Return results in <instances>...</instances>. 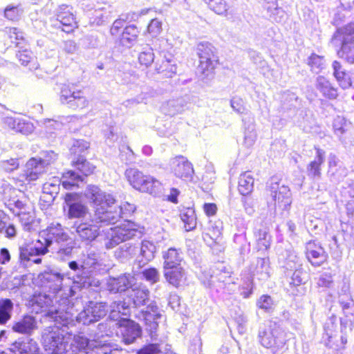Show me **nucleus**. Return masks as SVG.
<instances>
[{
    "label": "nucleus",
    "instance_id": "obj_1",
    "mask_svg": "<svg viewBox=\"0 0 354 354\" xmlns=\"http://www.w3.org/2000/svg\"><path fill=\"white\" fill-rule=\"evenodd\" d=\"M55 243L58 245L57 256L64 260L72 255L75 248V241L71 237L67 228L57 222L51 223L39 233V239L35 242L24 243L19 246L18 263L23 268L33 264H40L41 256L49 252V248Z\"/></svg>",
    "mask_w": 354,
    "mask_h": 354
},
{
    "label": "nucleus",
    "instance_id": "obj_2",
    "mask_svg": "<svg viewBox=\"0 0 354 354\" xmlns=\"http://www.w3.org/2000/svg\"><path fill=\"white\" fill-rule=\"evenodd\" d=\"M127 295L133 308L145 307L135 317L143 323L151 340L156 339L160 319L162 315L156 301L150 299V292L147 289L131 288Z\"/></svg>",
    "mask_w": 354,
    "mask_h": 354
},
{
    "label": "nucleus",
    "instance_id": "obj_3",
    "mask_svg": "<svg viewBox=\"0 0 354 354\" xmlns=\"http://www.w3.org/2000/svg\"><path fill=\"white\" fill-rule=\"evenodd\" d=\"M63 314L48 312L45 315L49 322L53 323V326L46 327L42 334L44 347L50 354H66L68 344L66 336L73 335V333L77 332L74 325L71 326L64 323L62 316Z\"/></svg>",
    "mask_w": 354,
    "mask_h": 354
},
{
    "label": "nucleus",
    "instance_id": "obj_4",
    "mask_svg": "<svg viewBox=\"0 0 354 354\" xmlns=\"http://www.w3.org/2000/svg\"><path fill=\"white\" fill-rule=\"evenodd\" d=\"M279 256L284 259L282 268L291 294L304 295L307 292L306 284L310 279V270L304 266L302 259L292 249L284 250Z\"/></svg>",
    "mask_w": 354,
    "mask_h": 354
},
{
    "label": "nucleus",
    "instance_id": "obj_5",
    "mask_svg": "<svg viewBox=\"0 0 354 354\" xmlns=\"http://www.w3.org/2000/svg\"><path fill=\"white\" fill-rule=\"evenodd\" d=\"M66 277L61 270L55 267H48L34 279V283L42 288L43 291L63 299L65 304L69 298L75 297L65 286Z\"/></svg>",
    "mask_w": 354,
    "mask_h": 354
},
{
    "label": "nucleus",
    "instance_id": "obj_6",
    "mask_svg": "<svg viewBox=\"0 0 354 354\" xmlns=\"http://www.w3.org/2000/svg\"><path fill=\"white\" fill-rule=\"evenodd\" d=\"M109 311V304L105 301L90 300L85 303L83 309L75 317L68 312L64 313V323L77 329V325L91 326L104 318Z\"/></svg>",
    "mask_w": 354,
    "mask_h": 354
},
{
    "label": "nucleus",
    "instance_id": "obj_7",
    "mask_svg": "<svg viewBox=\"0 0 354 354\" xmlns=\"http://www.w3.org/2000/svg\"><path fill=\"white\" fill-rule=\"evenodd\" d=\"M70 272H64L65 286L75 296L84 288H98L100 287V279L95 277L91 271L84 270L82 261H71L68 263Z\"/></svg>",
    "mask_w": 354,
    "mask_h": 354
},
{
    "label": "nucleus",
    "instance_id": "obj_8",
    "mask_svg": "<svg viewBox=\"0 0 354 354\" xmlns=\"http://www.w3.org/2000/svg\"><path fill=\"white\" fill-rule=\"evenodd\" d=\"M330 43L335 48L339 58L354 64V21L337 28Z\"/></svg>",
    "mask_w": 354,
    "mask_h": 354
},
{
    "label": "nucleus",
    "instance_id": "obj_9",
    "mask_svg": "<svg viewBox=\"0 0 354 354\" xmlns=\"http://www.w3.org/2000/svg\"><path fill=\"white\" fill-rule=\"evenodd\" d=\"M259 342L271 350L272 354H282L287 349V334L278 322L270 321L268 326H260L258 332Z\"/></svg>",
    "mask_w": 354,
    "mask_h": 354
},
{
    "label": "nucleus",
    "instance_id": "obj_10",
    "mask_svg": "<svg viewBox=\"0 0 354 354\" xmlns=\"http://www.w3.org/2000/svg\"><path fill=\"white\" fill-rule=\"evenodd\" d=\"M144 233V227L130 220L111 227L106 233L104 245L106 250H111L120 243L134 239H140Z\"/></svg>",
    "mask_w": 354,
    "mask_h": 354
},
{
    "label": "nucleus",
    "instance_id": "obj_11",
    "mask_svg": "<svg viewBox=\"0 0 354 354\" xmlns=\"http://www.w3.org/2000/svg\"><path fill=\"white\" fill-rule=\"evenodd\" d=\"M73 169L63 173L62 186L66 189H74L79 187V183H83L86 177L93 174L96 167L86 158H77L71 160Z\"/></svg>",
    "mask_w": 354,
    "mask_h": 354
},
{
    "label": "nucleus",
    "instance_id": "obj_12",
    "mask_svg": "<svg viewBox=\"0 0 354 354\" xmlns=\"http://www.w3.org/2000/svg\"><path fill=\"white\" fill-rule=\"evenodd\" d=\"M125 176L133 188L142 192H147L156 197L162 194V184L153 177L144 175L136 168H129L125 171Z\"/></svg>",
    "mask_w": 354,
    "mask_h": 354
},
{
    "label": "nucleus",
    "instance_id": "obj_13",
    "mask_svg": "<svg viewBox=\"0 0 354 354\" xmlns=\"http://www.w3.org/2000/svg\"><path fill=\"white\" fill-rule=\"evenodd\" d=\"M196 52L199 59L197 73L203 78H212L218 61L216 48L209 41H200L197 44Z\"/></svg>",
    "mask_w": 354,
    "mask_h": 354
},
{
    "label": "nucleus",
    "instance_id": "obj_14",
    "mask_svg": "<svg viewBox=\"0 0 354 354\" xmlns=\"http://www.w3.org/2000/svg\"><path fill=\"white\" fill-rule=\"evenodd\" d=\"M116 336L122 343L130 345L142 337V327L129 317L121 318L115 322Z\"/></svg>",
    "mask_w": 354,
    "mask_h": 354
},
{
    "label": "nucleus",
    "instance_id": "obj_15",
    "mask_svg": "<svg viewBox=\"0 0 354 354\" xmlns=\"http://www.w3.org/2000/svg\"><path fill=\"white\" fill-rule=\"evenodd\" d=\"M232 269L224 262H217L210 268L209 278L204 281V285L219 292L225 288L226 284L232 281Z\"/></svg>",
    "mask_w": 354,
    "mask_h": 354
},
{
    "label": "nucleus",
    "instance_id": "obj_16",
    "mask_svg": "<svg viewBox=\"0 0 354 354\" xmlns=\"http://www.w3.org/2000/svg\"><path fill=\"white\" fill-rule=\"evenodd\" d=\"M52 28L61 30L66 33H71L77 28V23L69 6L62 4L55 10V15L50 18Z\"/></svg>",
    "mask_w": 354,
    "mask_h": 354
},
{
    "label": "nucleus",
    "instance_id": "obj_17",
    "mask_svg": "<svg viewBox=\"0 0 354 354\" xmlns=\"http://www.w3.org/2000/svg\"><path fill=\"white\" fill-rule=\"evenodd\" d=\"M64 198V212L68 218L86 220V215L89 214L88 208L82 203V197L78 193H66Z\"/></svg>",
    "mask_w": 354,
    "mask_h": 354
},
{
    "label": "nucleus",
    "instance_id": "obj_18",
    "mask_svg": "<svg viewBox=\"0 0 354 354\" xmlns=\"http://www.w3.org/2000/svg\"><path fill=\"white\" fill-rule=\"evenodd\" d=\"M95 220L75 221L71 227V232L86 245L94 241L100 235V226L94 223Z\"/></svg>",
    "mask_w": 354,
    "mask_h": 354
},
{
    "label": "nucleus",
    "instance_id": "obj_19",
    "mask_svg": "<svg viewBox=\"0 0 354 354\" xmlns=\"http://www.w3.org/2000/svg\"><path fill=\"white\" fill-rule=\"evenodd\" d=\"M272 178L270 185L271 196L274 201L276 208L283 212H287L290 209L292 204V193L288 186L281 185L278 182H274Z\"/></svg>",
    "mask_w": 354,
    "mask_h": 354
},
{
    "label": "nucleus",
    "instance_id": "obj_20",
    "mask_svg": "<svg viewBox=\"0 0 354 354\" xmlns=\"http://www.w3.org/2000/svg\"><path fill=\"white\" fill-rule=\"evenodd\" d=\"M53 298L57 299L58 297L53 296L49 292L47 294L46 292L44 294L39 293L37 295H35L31 299L33 310L37 314H41V319L44 322H49V319L45 316L48 312L68 313V311L59 310L54 308L52 306Z\"/></svg>",
    "mask_w": 354,
    "mask_h": 354
},
{
    "label": "nucleus",
    "instance_id": "obj_21",
    "mask_svg": "<svg viewBox=\"0 0 354 354\" xmlns=\"http://www.w3.org/2000/svg\"><path fill=\"white\" fill-rule=\"evenodd\" d=\"M327 176L330 183L339 184L348 175V169L344 163L334 153H330L328 156Z\"/></svg>",
    "mask_w": 354,
    "mask_h": 354
},
{
    "label": "nucleus",
    "instance_id": "obj_22",
    "mask_svg": "<svg viewBox=\"0 0 354 354\" xmlns=\"http://www.w3.org/2000/svg\"><path fill=\"white\" fill-rule=\"evenodd\" d=\"M82 94L81 91H71L68 88L64 87L61 90L60 101L62 104H66L73 110L82 109L88 104V101Z\"/></svg>",
    "mask_w": 354,
    "mask_h": 354
},
{
    "label": "nucleus",
    "instance_id": "obj_23",
    "mask_svg": "<svg viewBox=\"0 0 354 354\" xmlns=\"http://www.w3.org/2000/svg\"><path fill=\"white\" fill-rule=\"evenodd\" d=\"M84 196L97 207L104 205L109 207L110 205L115 203V199L111 194H106L96 185H88L84 192Z\"/></svg>",
    "mask_w": 354,
    "mask_h": 354
},
{
    "label": "nucleus",
    "instance_id": "obj_24",
    "mask_svg": "<svg viewBox=\"0 0 354 354\" xmlns=\"http://www.w3.org/2000/svg\"><path fill=\"white\" fill-rule=\"evenodd\" d=\"M280 99V112L282 115L288 118L294 117L300 108L301 100L295 93L289 90L283 91Z\"/></svg>",
    "mask_w": 354,
    "mask_h": 354
},
{
    "label": "nucleus",
    "instance_id": "obj_25",
    "mask_svg": "<svg viewBox=\"0 0 354 354\" xmlns=\"http://www.w3.org/2000/svg\"><path fill=\"white\" fill-rule=\"evenodd\" d=\"M134 277L131 274L124 273L118 277H109L106 280V289L111 294L127 292L133 286Z\"/></svg>",
    "mask_w": 354,
    "mask_h": 354
},
{
    "label": "nucleus",
    "instance_id": "obj_26",
    "mask_svg": "<svg viewBox=\"0 0 354 354\" xmlns=\"http://www.w3.org/2000/svg\"><path fill=\"white\" fill-rule=\"evenodd\" d=\"M306 257L314 267H319L326 262L328 254L320 243L309 241L306 247Z\"/></svg>",
    "mask_w": 354,
    "mask_h": 354
},
{
    "label": "nucleus",
    "instance_id": "obj_27",
    "mask_svg": "<svg viewBox=\"0 0 354 354\" xmlns=\"http://www.w3.org/2000/svg\"><path fill=\"white\" fill-rule=\"evenodd\" d=\"M171 171L174 175L184 180H191L193 177L192 164L183 156H177L170 162Z\"/></svg>",
    "mask_w": 354,
    "mask_h": 354
},
{
    "label": "nucleus",
    "instance_id": "obj_28",
    "mask_svg": "<svg viewBox=\"0 0 354 354\" xmlns=\"http://www.w3.org/2000/svg\"><path fill=\"white\" fill-rule=\"evenodd\" d=\"M256 248L263 254L269 250L272 243V236L269 228L263 223L257 225L253 230Z\"/></svg>",
    "mask_w": 354,
    "mask_h": 354
},
{
    "label": "nucleus",
    "instance_id": "obj_29",
    "mask_svg": "<svg viewBox=\"0 0 354 354\" xmlns=\"http://www.w3.org/2000/svg\"><path fill=\"white\" fill-rule=\"evenodd\" d=\"M9 350L13 354L41 353L37 342L29 337L19 338L10 345Z\"/></svg>",
    "mask_w": 354,
    "mask_h": 354
},
{
    "label": "nucleus",
    "instance_id": "obj_30",
    "mask_svg": "<svg viewBox=\"0 0 354 354\" xmlns=\"http://www.w3.org/2000/svg\"><path fill=\"white\" fill-rule=\"evenodd\" d=\"M112 205L110 207L103 206L97 207L94 214L95 223H100L101 225H112L116 223L119 219V213L117 209L113 210Z\"/></svg>",
    "mask_w": 354,
    "mask_h": 354
},
{
    "label": "nucleus",
    "instance_id": "obj_31",
    "mask_svg": "<svg viewBox=\"0 0 354 354\" xmlns=\"http://www.w3.org/2000/svg\"><path fill=\"white\" fill-rule=\"evenodd\" d=\"M73 341L70 345V351L68 352L77 354H91V350L96 340L90 339L86 336L73 333Z\"/></svg>",
    "mask_w": 354,
    "mask_h": 354
},
{
    "label": "nucleus",
    "instance_id": "obj_32",
    "mask_svg": "<svg viewBox=\"0 0 354 354\" xmlns=\"http://www.w3.org/2000/svg\"><path fill=\"white\" fill-rule=\"evenodd\" d=\"M316 153L313 160L310 161L306 167V174L313 180H320L322 178V165L325 160V151L320 148H315Z\"/></svg>",
    "mask_w": 354,
    "mask_h": 354
},
{
    "label": "nucleus",
    "instance_id": "obj_33",
    "mask_svg": "<svg viewBox=\"0 0 354 354\" xmlns=\"http://www.w3.org/2000/svg\"><path fill=\"white\" fill-rule=\"evenodd\" d=\"M350 129L351 124L348 123L344 118L337 115L334 118L333 122L334 133L344 145H348L351 142L349 140L351 136Z\"/></svg>",
    "mask_w": 354,
    "mask_h": 354
},
{
    "label": "nucleus",
    "instance_id": "obj_34",
    "mask_svg": "<svg viewBox=\"0 0 354 354\" xmlns=\"http://www.w3.org/2000/svg\"><path fill=\"white\" fill-rule=\"evenodd\" d=\"M164 277L167 282L175 288L184 286L187 281V273L182 266L165 269Z\"/></svg>",
    "mask_w": 354,
    "mask_h": 354
},
{
    "label": "nucleus",
    "instance_id": "obj_35",
    "mask_svg": "<svg viewBox=\"0 0 354 354\" xmlns=\"http://www.w3.org/2000/svg\"><path fill=\"white\" fill-rule=\"evenodd\" d=\"M46 171V167L37 158H30L26 164L23 176L28 183L37 180Z\"/></svg>",
    "mask_w": 354,
    "mask_h": 354
},
{
    "label": "nucleus",
    "instance_id": "obj_36",
    "mask_svg": "<svg viewBox=\"0 0 354 354\" xmlns=\"http://www.w3.org/2000/svg\"><path fill=\"white\" fill-rule=\"evenodd\" d=\"M3 122L13 131L24 135H28L34 130L32 122L21 118L5 117Z\"/></svg>",
    "mask_w": 354,
    "mask_h": 354
},
{
    "label": "nucleus",
    "instance_id": "obj_37",
    "mask_svg": "<svg viewBox=\"0 0 354 354\" xmlns=\"http://www.w3.org/2000/svg\"><path fill=\"white\" fill-rule=\"evenodd\" d=\"M139 244L127 243L119 246L114 252L115 258L122 263H126L138 253Z\"/></svg>",
    "mask_w": 354,
    "mask_h": 354
},
{
    "label": "nucleus",
    "instance_id": "obj_38",
    "mask_svg": "<svg viewBox=\"0 0 354 354\" xmlns=\"http://www.w3.org/2000/svg\"><path fill=\"white\" fill-rule=\"evenodd\" d=\"M140 30L134 24L125 26L119 37V44L122 46L131 48L138 41Z\"/></svg>",
    "mask_w": 354,
    "mask_h": 354
},
{
    "label": "nucleus",
    "instance_id": "obj_39",
    "mask_svg": "<svg viewBox=\"0 0 354 354\" xmlns=\"http://www.w3.org/2000/svg\"><path fill=\"white\" fill-rule=\"evenodd\" d=\"M163 58L159 66H156V71L166 77H172L177 73L176 60L174 55L169 53L162 52Z\"/></svg>",
    "mask_w": 354,
    "mask_h": 354
},
{
    "label": "nucleus",
    "instance_id": "obj_40",
    "mask_svg": "<svg viewBox=\"0 0 354 354\" xmlns=\"http://www.w3.org/2000/svg\"><path fill=\"white\" fill-rule=\"evenodd\" d=\"M333 75L337 81L339 86L343 89H347L353 86V81L349 73L343 68L342 64L337 61L332 64Z\"/></svg>",
    "mask_w": 354,
    "mask_h": 354
},
{
    "label": "nucleus",
    "instance_id": "obj_41",
    "mask_svg": "<svg viewBox=\"0 0 354 354\" xmlns=\"http://www.w3.org/2000/svg\"><path fill=\"white\" fill-rule=\"evenodd\" d=\"M316 88L328 100H335L338 96L337 88L326 77L319 75L316 79Z\"/></svg>",
    "mask_w": 354,
    "mask_h": 354
},
{
    "label": "nucleus",
    "instance_id": "obj_42",
    "mask_svg": "<svg viewBox=\"0 0 354 354\" xmlns=\"http://www.w3.org/2000/svg\"><path fill=\"white\" fill-rule=\"evenodd\" d=\"M162 257L164 259V270L181 266L180 263L183 260L181 250L174 248H170L163 252Z\"/></svg>",
    "mask_w": 354,
    "mask_h": 354
},
{
    "label": "nucleus",
    "instance_id": "obj_43",
    "mask_svg": "<svg viewBox=\"0 0 354 354\" xmlns=\"http://www.w3.org/2000/svg\"><path fill=\"white\" fill-rule=\"evenodd\" d=\"M278 301L272 296L268 294L261 295L256 300V307L257 310H261L263 313L271 315L274 313L277 306Z\"/></svg>",
    "mask_w": 354,
    "mask_h": 354
},
{
    "label": "nucleus",
    "instance_id": "obj_44",
    "mask_svg": "<svg viewBox=\"0 0 354 354\" xmlns=\"http://www.w3.org/2000/svg\"><path fill=\"white\" fill-rule=\"evenodd\" d=\"M270 262L268 257H259L255 267L251 270L253 276H257L259 280H267L270 277Z\"/></svg>",
    "mask_w": 354,
    "mask_h": 354
},
{
    "label": "nucleus",
    "instance_id": "obj_45",
    "mask_svg": "<svg viewBox=\"0 0 354 354\" xmlns=\"http://www.w3.org/2000/svg\"><path fill=\"white\" fill-rule=\"evenodd\" d=\"M157 248L155 244L149 241L144 240L139 245V255L138 257L140 263L143 262V264L153 260L155 257Z\"/></svg>",
    "mask_w": 354,
    "mask_h": 354
},
{
    "label": "nucleus",
    "instance_id": "obj_46",
    "mask_svg": "<svg viewBox=\"0 0 354 354\" xmlns=\"http://www.w3.org/2000/svg\"><path fill=\"white\" fill-rule=\"evenodd\" d=\"M90 142L83 139H74L70 147L71 160L77 158H86Z\"/></svg>",
    "mask_w": 354,
    "mask_h": 354
},
{
    "label": "nucleus",
    "instance_id": "obj_47",
    "mask_svg": "<svg viewBox=\"0 0 354 354\" xmlns=\"http://www.w3.org/2000/svg\"><path fill=\"white\" fill-rule=\"evenodd\" d=\"M22 42H17L16 47L19 50L16 53V57L21 65L28 66L30 70L37 69L38 64L34 61L32 56V52L28 50L24 46H21Z\"/></svg>",
    "mask_w": 354,
    "mask_h": 354
},
{
    "label": "nucleus",
    "instance_id": "obj_48",
    "mask_svg": "<svg viewBox=\"0 0 354 354\" xmlns=\"http://www.w3.org/2000/svg\"><path fill=\"white\" fill-rule=\"evenodd\" d=\"M84 268V270L91 271L93 270L100 271L102 270V266L103 263L100 259V254L95 251H90L87 252L86 256H84L81 260Z\"/></svg>",
    "mask_w": 354,
    "mask_h": 354
},
{
    "label": "nucleus",
    "instance_id": "obj_49",
    "mask_svg": "<svg viewBox=\"0 0 354 354\" xmlns=\"http://www.w3.org/2000/svg\"><path fill=\"white\" fill-rule=\"evenodd\" d=\"M154 50H160V46H157L154 42L148 43L139 55L138 59L140 64L146 67L151 66L155 59Z\"/></svg>",
    "mask_w": 354,
    "mask_h": 354
},
{
    "label": "nucleus",
    "instance_id": "obj_50",
    "mask_svg": "<svg viewBox=\"0 0 354 354\" xmlns=\"http://www.w3.org/2000/svg\"><path fill=\"white\" fill-rule=\"evenodd\" d=\"M121 348L117 344L111 342L95 341L91 354H120Z\"/></svg>",
    "mask_w": 354,
    "mask_h": 354
},
{
    "label": "nucleus",
    "instance_id": "obj_51",
    "mask_svg": "<svg viewBox=\"0 0 354 354\" xmlns=\"http://www.w3.org/2000/svg\"><path fill=\"white\" fill-rule=\"evenodd\" d=\"M180 216L186 231H192L196 227L197 218L193 207H183L180 210Z\"/></svg>",
    "mask_w": 354,
    "mask_h": 354
},
{
    "label": "nucleus",
    "instance_id": "obj_52",
    "mask_svg": "<svg viewBox=\"0 0 354 354\" xmlns=\"http://www.w3.org/2000/svg\"><path fill=\"white\" fill-rule=\"evenodd\" d=\"M36 320L31 315H26L12 326V330L19 333H30L36 327Z\"/></svg>",
    "mask_w": 354,
    "mask_h": 354
},
{
    "label": "nucleus",
    "instance_id": "obj_53",
    "mask_svg": "<svg viewBox=\"0 0 354 354\" xmlns=\"http://www.w3.org/2000/svg\"><path fill=\"white\" fill-rule=\"evenodd\" d=\"M13 301L8 298L0 299V325H6L12 318Z\"/></svg>",
    "mask_w": 354,
    "mask_h": 354
},
{
    "label": "nucleus",
    "instance_id": "obj_54",
    "mask_svg": "<svg viewBox=\"0 0 354 354\" xmlns=\"http://www.w3.org/2000/svg\"><path fill=\"white\" fill-rule=\"evenodd\" d=\"M254 179L250 171L241 174L239 178L238 189L243 196L249 195L253 190Z\"/></svg>",
    "mask_w": 354,
    "mask_h": 354
},
{
    "label": "nucleus",
    "instance_id": "obj_55",
    "mask_svg": "<svg viewBox=\"0 0 354 354\" xmlns=\"http://www.w3.org/2000/svg\"><path fill=\"white\" fill-rule=\"evenodd\" d=\"M162 30V22L157 18L151 19L147 26L148 32L152 37L149 41V43L154 42L157 46H160L162 43L165 42V39L162 37H158Z\"/></svg>",
    "mask_w": 354,
    "mask_h": 354
},
{
    "label": "nucleus",
    "instance_id": "obj_56",
    "mask_svg": "<svg viewBox=\"0 0 354 354\" xmlns=\"http://www.w3.org/2000/svg\"><path fill=\"white\" fill-rule=\"evenodd\" d=\"M119 158L124 164H129L134 160V153L127 145V137H121V142L119 145Z\"/></svg>",
    "mask_w": 354,
    "mask_h": 354
},
{
    "label": "nucleus",
    "instance_id": "obj_57",
    "mask_svg": "<svg viewBox=\"0 0 354 354\" xmlns=\"http://www.w3.org/2000/svg\"><path fill=\"white\" fill-rule=\"evenodd\" d=\"M110 307L116 308L122 315L129 318L131 315V309L133 308L127 295L122 299L112 302Z\"/></svg>",
    "mask_w": 354,
    "mask_h": 354
},
{
    "label": "nucleus",
    "instance_id": "obj_58",
    "mask_svg": "<svg viewBox=\"0 0 354 354\" xmlns=\"http://www.w3.org/2000/svg\"><path fill=\"white\" fill-rule=\"evenodd\" d=\"M231 0H205L209 8L218 15H225L230 8Z\"/></svg>",
    "mask_w": 354,
    "mask_h": 354
},
{
    "label": "nucleus",
    "instance_id": "obj_59",
    "mask_svg": "<svg viewBox=\"0 0 354 354\" xmlns=\"http://www.w3.org/2000/svg\"><path fill=\"white\" fill-rule=\"evenodd\" d=\"M61 184L62 185V180L59 178L54 177L43 185L42 191L56 198L59 192Z\"/></svg>",
    "mask_w": 354,
    "mask_h": 354
},
{
    "label": "nucleus",
    "instance_id": "obj_60",
    "mask_svg": "<svg viewBox=\"0 0 354 354\" xmlns=\"http://www.w3.org/2000/svg\"><path fill=\"white\" fill-rule=\"evenodd\" d=\"M187 100L184 97H178L176 99L169 100L167 105L169 109V114L175 115L181 113L187 106Z\"/></svg>",
    "mask_w": 354,
    "mask_h": 354
},
{
    "label": "nucleus",
    "instance_id": "obj_61",
    "mask_svg": "<svg viewBox=\"0 0 354 354\" xmlns=\"http://www.w3.org/2000/svg\"><path fill=\"white\" fill-rule=\"evenodd\" d=\"M335 273L332 272H324L319 274L317 279V286L318 288L330 289L334 286Z\"/></svg>",
    "mask_w": 354,
    "mask_h": 354
},
{
    "label": "nucleus",
    "instance_id": "obj_62",
    "mask_svg": "<svg viewBox=\"0 0 354 354\" xmlns=\"http://www.w3.org/2000/svg\"><path fill=\"white\" fill-rule=\"evenodd\" d=\"M308 64L311 68L312 71L318 73L324 68V57L313 53L308 58Z\"/></svg>",
    "mask_w": 354,
    "mask_h": 354
},
{
    "label": "nucleus",
    "instance_id": "obj_63",
    "mask_svg": "<svg viewBox=\"0 0 354 354\" xmlns=\"http://www.w3.org/2000/svg\"><path fill=\"white\" fill-rule=\"evenodd\" d=\"M255 286L252 277H246L239 287L240 295L244 299H248L253 295Z\"/></svg>",
    "mask_w": 354,
    "mask_h": 354
},
{
    "label": "nucleus",
    "instance_id": "obj_64",
    "mask_svg": "<svg viewBox=\"0 0 354 354\" xmlns=\"http://www.w3.org/2000/svg\"><path fill=\"white\" fill-rule=\"evenodd\" d=\"M10 210L15 215L19 214L24 211H26L28 208L27 206L26 200H20L12 198L8 201L7 205Z\"/></svg>",
    "mask_w": 354,
    "mask_h": 354
}]
</instances>
